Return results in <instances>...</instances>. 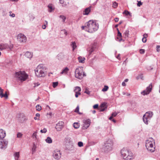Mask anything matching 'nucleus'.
<instances>
[{
  "mask_svg": "<svg viewBox=\"0 0 160 160\" xmlns=\"http://www.w3.org/2000/svg\"><path fill=\"white\" fill-rule=\"evenodd\" d=\"M86 31L90 33H92L97 31L99 28V25L96 21L90 20L85 25Z\"/></svg>",
  "mask_w": 160,
  "mask_h": 160,
  "instance_id": "1",
  "label": "nucleus"
},
{
  "mask_svg": "<svg viewBox=\"0 0 160 160\" xmlns=\"http://www.w3.org/2000/svg\"><path fill=\"white\" fill-rule=\"evenodd\" d=\"M65 147L66 149L72 152L76 151L72 139L69 137H67L65 139Z\"/></svg>",
  "mask_w": 160,
  "mask_h": 160,
  "instance_id": "2",
  "label": "nucleus"
},
{
  "mask_svg": "<svg viewBox=\"0 0 160 160\" xmlns=\"http://www.w3.org/2000/svg\"><path fill=\"white\" fill-rule=\"evenodd\" d=\"M121 153L126 160H132L133 158V153L129 150L124 148L121 150Z\"/></svg>",
  "mask_w": 160,
  "mask_h": 160,
  "instance_id": "3",
  "label": "nucleus"
},
{
  "mask_svg": "<svg viewBox=\"0 0 160 160\" xmlns=\"http://www.w3.org/2000/svg\"><path fill=\"white\" fill-rule=\"evenodd\" d=\"M155 143L152 138H148L146 142L145 146L147 150L152 152L155 150Z\"/></svg>",
  "mask_w": 160,
  "mask_h": 160,
  "instance_id": "4",
  "label": "nucleus"
},
{
  "mask_svg": "<svg viewBox=\"0 0 160 160\" xmlns=\"http://www.w3.org/2000/svg\"><path fill=\"white\" fill-rule=\"evenodd\" d=\"M45 68L44 65L40 64L35 69L36 75L38 77H44L45 76V73L43 71Z\"/></svg>",
  "mask_w": 160,
  "mask_h": 160,
  "instance_id": "5",
  "label": "nucleus"
},
{
  "mask_svg": "<svg viewBox=\"0 0 160 160\" xmlns=\"http://www.w3.org/2000/svg\"><path fill=\"white\" fill-rule=\"evenodd\" d=\"M113 142L111 139H108L105 142L103 149L104 152L108 153L112 150Z\"/></svg>",
  "mask_w": 160,
  "mask_h": 160,
  "instance_id": "6",
  "label": "nucleus"
},
{
  "mask_svg": "<svg viewBox=\"0 0 160 160\" xmlns=\"http://www.w3.org/2000/svg\"><path fill=\"white\" fill-rule=\"evenodd\" d=\"M75 77L80 79L82 78L83 77L86 76V75L83 71V68L82 67L77 68L75 72Z\"/></svg>",
  "mask_w": 160,
  "mask_h": 160,
  "instance_id": "7",
  "label": "nucleus"
},
{
  "mask_svg": "<svg viewBox=\"0 0 160 160\" xmlns=\"http://www.w3.org/2000/svg\"><path fill=\"white\" fill-rule=\"evenodd\" d=\"M28 76L24 71H20L16 72L15 77L17 80L24 81Z\"/></svg>",
  "mask_w": 160,
  "mask_h": 160,
  "instance_id": "8",
  "label": "nucleus"
},
{
  "mask_svg": "<svg viewBox=\"0 0 160 160\" xmlns=\"http://www.w3.org/2000/svg\"><path fill=\"white\" fill-rule=\"evenodd\" d=\"M153 115V113L152 112L149 111L146 112L143 116V120L144 122L146 124H148V121L150 120Z\"/></svg>",
  "mask_w": 160,
  "mask_h": 160,
  "instance_id": "9",
  "label": "nucleus"
},
{
  "mask_svg": "<svg viewBox=\"0 0 160 160\" xmlns=\"http://www.w3.org/2000/svg\"><path fill=\"white\" fill-rule=\"evenodd\" d=\"M83 122L84 123L82 128L83 129H86L88 128L90 126L91 122V120L89 119L83 120Z\"/></svg>",
  "mask_w": 160,
  "mask_h": 160,
  "instance_id": "10",
  "label": "nucleus"
},
{
  "mask_svg": "<svg viewBox=\"0 0 160 160\" xmlns=\"http://www.w3.org/2000/svg\"><path fill=\"white\" fill-rule=\"evenodd\" d=\"M17 39L18 41L21 42H25L27 40L26 37L24 34L22 33H20L18 35Z\"/></svg>",
  "mask_w": 160,
  "mask_h": 160,
  "instance_id": "11",
  "label": "nucleus"
},
{
  "mask_svg": "<svg viewBox=\"0 0 160 160\" xmlns=\"http://www.w3.org/2000/svg\"><path fill=\"white\" fill-rule=\"evenodd\" d=\"M8 141L5 139L0 141V148L2 149H5L7 147Z\"/></svg>",
  "mask_w": 160,
  "mask_h": 160,
  "instance_id": "12",
  "label": "nucleus"
},
{
  "mask_svg": "<svg viewBox=\"0 0 160 160\" xmlns=\"http://www.w3.org/2000/svg\"><path fill=\"white\" fill-rule=\"evenodd\" d=\"M64 127V122L62 121H59L56 125L55 128L58 131H61Z\"/></svg>",
  "mask_w": 160,
  "mask_h": 160,
  "instance_id": "13",
  "label": "nucleus"
},
{
  "mask_svg": "<svg viewBox=\"0 0 160 160\" xmlns=\"http://www.w3.org/2000/svg\"><path fill=\"white\" fill-rule=\"evenodd\" d=\"M97 47V44L96 43H94L92 44L91 47L88 48L87 50L88 51L89 54H91L95 50Z\"/></svg>",
  "mask_w": 160,
  "mask_h": 160,
  "instance_id": "14",
  "label": "nucleus"
},
{
  "mask_svg": "<svg viewBox=\"0 0 160 160\" xmlns=\"http://www.w3.org/2000/svg\"><path fill=\"white\" fill-rule=\"evenodd\" d=\"M53 156L55 159L58 160L61 157V154L60 151H55L53 152Z\"/></svg>",
  "mask_w": 160,
  "mask_h": 160,
  "instance_id": "15",
  "label": "nucleus"
},
{
  "mask_svg": "<svg viewBox=\"0 0 160 160\" xmlns=\"http://www.w3.org/2000/svg\"><path fill=\"white\" fill-rule=\"evenodd\" d=\"M152 88V85L150 84L147 87L145 90H144L141 92V93L144 95L149 94L151 91Z\"/></svg>",
  "mask_w": 160,
  "mask_h": 160,
  "instance_id": "16",
  "label": "nucleus"
},
{
  "mask_svg": "<svg viewBox=\"0 0 160 160\" xmlns=\"http://www.w3.org/2000/svg\"><path fill=\"white\" fill-rule=\"evenodd\" d=\"M5 132L2 129H0V139H2L4 138L6 136Z\"/></svg>",
  "mask_w": 160,
  "mask_h": 160,
  "instance_id": "17",
  "label": "nucleus"
},
{
  "mask_svg": "<svg viewBox=\"0 0 160 160\" xmlns=\"http://www.w3.org/2000/svg\"><path fill=\"white\" fill-rule=\"evenodd\" d=\"M91 7H90L86 8L83 11V14L85 15H88L91 11Z\"/></svg>",
  "mask_w": 160,
  "mask_h": 160,
  "instance_id": "18",
  "label": "nucleus"
},
{
  "mask_svg": "<svg viewBox=\"0 0 160 160\" xmlns=\"http://www.w3.org/2000/svg\"><path fill=\"white\" fill-rule=\"evenodd\" d=\"M26 57L27 58L31 59L32 57V53L31 52L27 51L25 54Z\"/></svg>",
  "mask_w": 160,
  "mask_h": 160,
  "instance_id": "19",
  "label": "nucleus"
},
{
  "mask_svg": "<svg viewBox=\"0 0 160 160\" xmlns=\"http://www.w3.org/2000/svg\"><path fill=\"white\" fill-rule=\"evenodd\" d=\"M78 59L79 63H83L85 62V58L84 57L79 56L78 58Z\"/></svg>",
  "mask_w": 160,
  "mask_h": 160,
  "instance_id": "20",
  "label": "nucleus"
},
{
  "mask_svg": "<svg viewBox=\"0 0 160 160\" xmlns=\"http://www.w3.org/2000/svg\"><path fill=\"white\" fill-rule=\"evenodd\" d=\"M1 50L8 49V44H7L2 43L1 44Z\"/></svg>",
  "mask_w": 160,
  "mask_h": 160,
  "instance_id": "21",
  "label": "nucleus"
},
{
  "mask_svg": "<svg viewBox=\"0 0 160 160\" xmlns=\"http://www.w3.org/2000/svg\"><path fill=\"white\" fill-rule=\"evenodd\" d=\"M118 37H117V40H118L119 42H120L122 40V33L120 32L119 31H118Z\"/></svg>",
  "mask_w": 160,
  "mask_h": 160,
  "instance_id": "22",
  "label": "nucleus"
},
{
  "mask_svg": "<svg viewBox=\"0 0 160 160\" xmlns=\"http://www.w3.org/2000/svg\"><path fill=\"white\" fill-rule=\"evenodd\" d=\"M48 11L49 12H51L52 11L54 10V8H53L52 4H49L48 6Z\"/></svg>",
  "mask_w": 160,
  "mask_h": 160,
  "instance_id": "23",
  "label": "nucleus"
},
{
  "mask_svg": "<svg viewBox=\"0 0 160 160\" xmlns=\"http://www.w3.org/2000/svg\"><path fill=\"white\" fill-rule=\"evenodd\" d=\"M45 141L48 143H51L52 142V140L50 137H48L45 139Z\"/></svg>",
  "mask_w": 160,
  "mask_h": 160,
  "instance_id": "24",
  "label": "nucleus"
},
{
  "mask_svg": "<svg viewBox=\"0 0 160 160\" xmlns=\"http://www.w3.org/2000/svg\"><path fill=\"white\" fill-rule=\"evenodd\" d=\"M68 68L67 67H66L64 69L62 70V72H61V74H66L68 72Z\"/></svg>",
  "mask_w": 160,
  "mask_h": 160,
  "instance_id": "25",
  "label": "nucleus"
},
{
  "mask_svg": "<svg viewBox=\"0 0 160 160\" xmlns=\"http://www.w3.org/2000/svg\"><path fill=\"white\" fill-rule=\"evenodd\" d=\"M15 160H18L19 157V153L18 152H16L14 154Z\"/></svg>",
  "mask_w": 160,
  "mask_h": 160,
  "instance_id": "26",
  "label": "nucleus"
},
{
  "mask_svg": "<svg viewBox=\"0 0 160 160\" xmlns=\"http://www.w3.org/2000/svg\"><path fill=\"white\" fill-rule=\"evenodd\" d=\"M81 91V88L78 86H77L75 87V89L74 90V92H80Z\"/></svg>",
  "mask_w": 160,
  "mask_h": 160,
  "instance_id": "27",
  "label": "nucleus"
},
{
  "mask_svg": "<svg viewBox=\"0 0 160 160\" xmlns=\"http://www.w3.org/2000/svg\"><path fill=\"white\" fill-rule=\"evenodd\" d=\"M123 14H125L126 15H129L130 16H132L131 13L127 10H125L123 12Z\"/></svg>",
  "mask_w": 160,
  "mask_h": 160,
  "instance_id": "28",
  "label": "nucleus"
},
{
  "mask_svg": "<svg viewBox=\"0 0 160 160\" xmlns=\"http://www.w3.org/2000/svg\"><path fill=\"white\" fill-rule=\"evenodd\" d=\"M73 126L75 128H78L79 127V124L78 122H74L73 124Z\"/></svg>",
  "mask_w": 160,
  "mask_h": 160,
  "instance_id": "29",
  "label": "nucleus"
},
{
  "mask_svg": "<svg viewBox=\"0 0 160 160\" xmlns=\"http://www.w3.org/2000/svg\"><path fill=\"white\" fill-rule=\"evenodd\" d=\"M136 78L137 80L140 79L142 80H143V76L142 74H141L139 75H138L136 77Z\"/></svg>",
  "mask_w": 160,
  "mask_h": 160,
  "instance_id": "30",
  "label": "nucleus"
},
{
  "mask_svg": "<svg viewBox=\"0 0 160 160\" xmlns=\"http://www.w3.org/2000/svg\"><path fill=\"white\" fill-rule=\"evenodd\" d=\"M71 46L72 48V49L73 51L76 48L75 42H72V43L71 44Z\"/></svg>",
  "mask_w": 160,
  "mask_h": 160,
  "instance_id": "31",
  "label": "nucleus"
},
{
  "mask_svg": "<svg viewBox=\"0 0 160 160\" xmlns=\"http://www.w3.org/2000/svg\"><path fill=\"white\" fill-rule=\"evenodd\" d=\"M36 146L35 145V144H33V146L32 148V153H34L36 151Z\"/></svg>",
  "mask_w": 160,
  "mask_h": 160,
  "instance_id": "32",
  "label": "nucleus"
},
{
  "mask_svg": "<svg viewBox=\"0 0 160 160\" xmlns=\"http://www.w3.org/2000/svg\"><path fill=\"white\" fill-rule=\"evenodd\" d=\"M108 89V87L107 86L105 85L104 86V88L102 89V91L103 92H106L107 91Z\"/></svg>",
  "mask_w": 160,
  "mask_h": 160,
  "instance_id": "33",
  "label": "nucleus"
},
{
  "mask_svg": "<svg viewBox=\"0 0 160 160\" xmlns=\"http://www.w3.org/2000/svg\"><path fill=\"white\" fill-rule=\"evenodd\" d=\"M59 18L62 19V22H64L66 19V17L62 15H61L59 16Z\"/></svg>",
  "mask_w": 160,
  "mask_h": 160,
  "instance_id": "34",
  "label": "nucleus"
},
{
  "mask_svg": "<svg viewBox=\"0 0 160 160\" xmlns=\"http://www.w3.org/2000/svg\"><path fill=\"white\" fill-rule=\"evenodd\" d=\"M36 110L38 111H40L41 110L42 107L39 105H37L36 106Z\"/></svg>",
  "mask_w": 160,
  "mask_h": 160,
  "instance_id": "35",
  "label": "nucleus"
},
{
  "mask_svg": "<svg viewBox=\"0 0 160 160\" xmlns=\"http://www.w3.org/2000/svg\"><path fill=\"white\" fill-rule=\"evenodd\" d=\"M3 97H4L5 98H8V95L7 94V92H6L4 94H3V92L2 93V96L1 97V98H2Z\"/></svg>",
  "mask_w": 160,
  "mask_h": 160,
  "instance_id": "36",
  "label": "nucleus"
},
{
  "mask_svg": "<svg viewBox=\"0 0 160 160\" xmlns=\"http://www.w3.org/2000/svg\"><path fill=\"white\" fill-rule=\"evenodd\" d=\"M58 82H53L52 83L53 87L54 88H56L58 85Z\"/></svg>",
  "mask_w": 160,
  "mask_h": 160,
  "instance_id": "37",
  "label": "nucleus"
},
{
  "mask_svg": "<svg viewBox=\"0 0 160 160\" xmlns=\"http://www.w3.org/2000/svg\"><path fill=\"white\" fill-rule=\"evenodd\" d=\"M22 134L20 132H18L17 134V137L18 138H21L22 137Z\"/></svg>",
  "mask_w": 160,
  "mask_h": 160,
  "instance_id": "38",
  "label": "nucleus"
},
{
  "mask_svg": "<svg viewBox=\"0 0 160 160\" xmlns=\"http://www.w3.org/2000/svg\"><path fill=\"white\" fill-rule=\"evenodd\" d=\"M100 108H107V107L106 106V103H104L102 104L100 106Z\"/></svg>",
  "mask_w": 160,
  "mask_h": 160,
  "instance_id": "39",
  "label": "nucleus"
},
{
  "mask_svg": "<svg viewBox=\"0 0 160 160\" xmlns=\"http://www.w3.org/2000/svg\"><path fill=\"white\" fill-rule=\"evenodd\" d=\"M13 45L12 44H11L9 45H8V49H9L10 50H11L13 48Z\"/></svg>",
  "mask_w": 160,
  "mask_h": 160,
  "instance_id": "40",
  "label": "nucleus"
},
{
  "mask_svg": "<svg viewBox=\"0 0 160 160\" xmlns=\"http://www.w3.org/2000/svg\"><path fill=\"white\" fill-rule=\"evenodd\" d=\"M47 130L46 128H44L43 129H42L40 130V132L42 133H45L47 132Z\"/></svg>",
  "mask_w": 160,
  "mask_h": 160,
  "instance_id": "41",
  "label": "nucleus"
},
{
  "mask_svg": "<svg viewBox=\"0 0 160 160\" xmlns=\"http://www.w3.org/2000/svg\"><path fill=\"white\" fill-rule=\"evenodd\" d=\"M78 145L79 147H82L83 146V143L82 142H78Z\"/></svg>",
  "mask_w": 160,
  "mask_h": 160,
  "instance_id": "42",
  "label": "nucleus"
},
{
  "mask_svg": "<svg viewBox=\"0 0 160 160\" xmlns=\"http://www.w3.org/2000/svg\"><path fill=\"white\" fill-rule=\"evenodd\" d=\"M40 116V114L39 113H37L36 114V117L34 118V119L35 120H38V118L37 117H39Z\"/></svg>",
  "mask_w": 160,
  "mask_h": 160,
  "instance_id": "43",
  "label": "nucleus"
},
{
  "mask_svg": "<svg viewBox=\"0 0 160 160\" xmlns=\"http://www.w3.org/2000/svg\"><path fill=\"white\" fill-rule=\"evenodd\" d=\"M45 22H46V24H45L43 25H42V28L43 29H45L46 28V25H47L48 24V22L47 21H45Z\"/></svg>",
  "mask_w": 160,
  "mask_h": 160,
  "instance_id": "44",
  "label": "nucleus"
},
{
  "mask_svg": "<svg viewBox=\"0 0 160 160\" xmlns=\"http://www.w3.org/2000/svg\"><path fill=\"white\" fill-rule=\"evenodd\" d=\"M37 133V132H35L34 133H33V134L32 135V137L33 138H36Z\"/></svg>",
  "mask_w": 160,
  "mask_h": 160,
  "instance_id": "45",
  "label": "nucleus"
},
{
  "mask_svg": "<svg viewBox=\"0 0 160 160\" xmlns=\"http://www.w3.org/2000/svg\"><path fill=\"white\" fill-rule=\"evenodd\" d=\"M118 5V4L116 2H114L113 4V7L114 8H116L117 7Z\"/></svg>",
  "mask_w": 160,
  "mask_h": 160,
  "instance_id": "46",
  "label": "nucleus"
},
{
  "mask_svg": "<svg viewBox=\"0 0 160 160\" xmlns=\"http://www.w3.org/2000/svg\"><path fill=\"white\" fill-rule=\"evenodd\" d=\"M75 96L76 98H78L79 95H81L80 92H75Z\"/></svg>",
  "mask_w": 160,
  "mask_h": 160,
  "instance_id": "47",
  "label": "nucleus"
},
{
  "mask_svg": "<svg viewBox=\"0 0 160 160\" xmlns=\"http://www.w3.org/2000/svg\"><path fill=\"white\" fill-rule=\"evenodd\" d=\"M29 17H30V20H31V21L33 20L34 19V18H35L34 16L32 15H30L29 16Z\"/></svg>",
  "mask_w": 160,
  "mask_h": 160,
  "instance_id": "48",
  "label": "nucleus"
},
{
  "mask_svg": "<svg viewBox=\"0 0 160 160\" xmlns=\"http://www.w3.org/2000/svg\"><path fill=\"white\" fill-rule=\"evenodd\" d=\"M140 53L141 54H143L145 52V50L143 49H141L139 50Z\"/></svg>",
  "mask_w": 160,
  "mask_h": 160,
  "instance_id": "49",
  "label": "nucleus"
},
{
  "mask_svg": "<svg viewBox=\"0 0 160 160\" xmlns=\"http://www.w3.org/2000/svg\"><path fill=\"white\" fill-rule=\"evenodd\" d=\"M79 111V106H77V107H76L75 110V112H78Z\"/></svg>",
  "mask_w": 160,
  "mask_h": 160,
  "instance_id": "50",
  "label": "nucleus"
},
{
  "mask_svg": "<svg viewBox=\"0 0 160 160\" xmlns=\"http://www.w3.org/2000/svg\"><path fill=\"white\" fill-rule=\"evenodd\" d=\"M98 104H95L93 106V108L94 109H97L98 108Z\"/></svg>",
  "mask_w": 160,
  "mask_h": 160,
  "instance_id": "51",
  "label": "nucleus"
},
{
  "mask_svg": "<svg viewBox=\"0 0 160 160\" xmlns=\"http://www.w3.org/2000/svg\"><path fill=\"white\" fill-rule=\"evenodd\" d=\"M124 34L126 37H128V31L126 30L124 32Z\"/></svg>",
  "mask_w": 160,
  "mask_h": 160,
  "instance_id": "52",
  "label": "nucleus"
},
{
  "mask_svg": "<svg viewBox=\"0 0 160 160\" xmlns=\"http://www.w3.org/2000/svg\"><path fill=\"white\" fill-rule=\"evenodd\" d=\"M157 52H159L160 51V46L158 45L157 46Z\"/></svg>",
  "mask_w": 160,
  "mask_h": 160,
  "instance_id": "53",
  "label": "nucleus"
},
{
  "mask_svg": "<svg viewBox=\"0 0 160 160\" xmlns=\"http://www.w3.org/2000/svg\"><path fill=\"white\" fill-rule=\"evenodd\" d=\"M142 5V3L140 1H138V3H137L138 6L140 7Z\"/></svg>",
  "mask_w": 160,
  "mask_h": 160,
  "instance_id": "54",
  "label": "nucleus"
},
{
  "mask_svg": "<svg viewBox=\"0 0 160 160\" xmlns=\"http://www.w3.org/2000/svg\"><path fill=\"white\" fill-rule=\"evenodd\" d=\"M85 93H86L88 95H89L90 94V92L88 90H86V91L84 92Z\"/></svg>",
  "mask_w": 160,
  "mask_h": 160,
  "instance_id": "55",
  "label": "nucleus"
},
{
  "mask_svg": "<svg viewBox=\"0 0 160 160\" xmlns=\"http://www.w3.org/2000/svg\"><path fill=\"white\" fill-rule=\"evenodd\" d=\"M107 108H100V112H103L104 111H105Z\"/></svg>",
  "mask_w": 160,
  "mask_h": 160,
  "instance_id": "56",
  "label": "nucleus"
},
{
  "mask_svg": "<svg viewBox=\"0 0 160 160\" xmlns=\"http://www.w3.org/2000/svg\"><path fill=\"white\" fill-rule=\"evenodd\" d=\"M148 35L147 34L145 33L143 35V38L146 39V38L148 37Z\"/></svg>",
  "mask_w": 160,
  "mask_h": 160,
  "instance_id": "57",
  "label": "nucleus"
},
{
  "mask_svg": "<svg viewBox=\"0 0 160 160\" xmlns=\"http://www.w3.org/2000/svg\"><path fill=\"white\" fill-rule=\"evenodd\" d=\"M117 114H118V113H117L115 112H113V113H112V115L113 117H115L116 116V115H117Z\"/></svg>",
  "mask_w": 160,
  "mask_h": 160,
  "instance_id": "58",
  "label": "nucleus"
},
{
  "mask_svg": "<svg viewBox=\"0 0 160 160\" xmlns=\"http://www.w3.org/2000/svg\"><path fill=\"white\" fill-rule=\"evenodd\" d=\"M34 84L35 85L34 86V87L38 86L40 85V84L38 83H34Z\"/></svg>",
  "mask_w": 160,
  "mask_h": 160,
  "instance_id": "59",
  "label": "nucleus"
},
{
  "mask_svg": "<svg viewBox=\"0 0 160 160\" xmlns=\"http://www.w3.org/2000/svg\"><path fill=\"white\" fill-rule=\"evenodd\" d=\"M142 41L143 42L145 43L147 41V39H145V38H142Z\"/></svg>",
  "mask_w": 160,
  "mask_h": 160,
  "instance_id": "60",
  "label": "nucleus"
},
{
  "mask_svg": "<svg viewBox=\"0 0 160 160\" xmlns=\"http://www.w3.org/2000/svg\"><path fill=\"white\" fill-rule=\"evenodd\" d=\"M119 18H114V21L116 22H117L118 21Z\"/></svg>",
  "mask_w": 160,
  "mask_h": 160,
  "instance_id": "61",
  "label": "nucleus"
},
{
  "mask_svg": "<svg viewBox=\"0 0 160 160\" xmlns=\"http://www.w3.org/2000/svg\"><path fill=\"white\" fill-rule=\"evenodd\" d=\"M10 16H11V17H12V18H13L14 17H15V15L14 14V13H12V14H10Z\"/></svg>",
  "mask_w": 160,
  "mask_h": 160,
  "instance_id": "62",
  "label": "nucleus"
},
{
  "mask_svg": "<svg viewBox=\"0 0 160 160\" xmlns=\"http://www.w3.org/2000/svg\"><path fill=\"white\" fill-rule=\"evenodd\" d=\"M120 54H119L118 56L116 57L119 60L120 59Z\"/></svg>",
  "mask_w": 160,
  "mask_h": 160,
  "instance_id": "63",
  "label": "nucleus"
},
{
  "mask_svg": "<svg viewBox=\"0 0 160 160\" xmlns=\"http://www.w3.org/2000/svg\"><path fill=\"white\" fill-rule=\"evenodd\" d=\"M3 90L2 89V88L0 87V93H3Z\"/></svg>",
  "mask_w": 160,
  "mask_h": 160,
  "instance_id": "64",
  "label": "nucleus"
}]
</instances>
